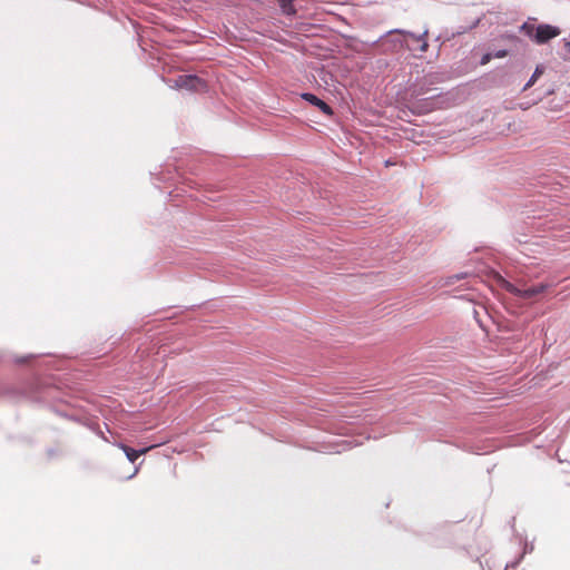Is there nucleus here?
Returning a JSON list of instances; mask_svg holds the SVG:
<instances>
[{
  "instance_id": "obj_1",
  "label": "nucleus",
  "mask_w": 570,
  "mask_h": 570,
  "mask_svg": "<svg viewBox=\"0 0 570 570\" xmlns=\"http://www.w3.org/2000/svg\"><path fill=\"white\" fill-rule=\"evenodd\" d=\"M428 36L429 29H424L422 35L419 36L406 30L394 29L387 32V39L385 40L384 43H386L387 49L391 51H400L405 47L409 50H415L416 48H412L406 45V39L409 38L419 43L417 50H420L421 52H426L429 49Z\"/></svg>"
},
{
  "instance_id": "obj_2",
  "label": "nucleus",
  "mask_w": 570,
  "mask_h": 570,
  "mask_svg": "<svg viewBox=\"0 0 570 570\" xmlns=\"http://www.w3.org/2000/svg\"><path fill=\"white\" fill-rule=\"evenodd\" d=\"M500 285L502 288H504L505 291H508L509 293L515 295V296H519L521 298H524V299H529V298H532V297H535L542 293H544L549 285L548 284H539V285H535V286H531V287H528V288H524V289H521V288H518L515 285H513L512 283L501 278L500 279Z\"/></svg>"
},
{
  "instance_id": "obj_3",
  "label": "nucleus",
  "mask_w": 570,
  "mask_h": 570,
  "mask_svg": "<svg viewBox=\"0 0 570 570\" xmlns=\"http://www.w3.org/2000/svg\"><path fill=\"white\" fill-rule=\"evenodd\" d=\"M179 88H185L193 91H204L207 88L206 81L194 75L180 76L176 80Z\"/></svg>"
},
{
  "instance_id": "obj_4",
  "label": "nucleus",
  "mask_w": 570,
  "mask_h": 570,
  "mask_svg": "<svg viewBox=\"0 0 570 570\" xmlns=\"http://www.w3.org/2000/svg\"><path fill=\"white\" fill-rule=\"evenodd\" d=\"M561 33L558 27L551 24H539L534 33V42L543 45Z\"/></svg>"
},
{
  "instance_id": "obj_5",
  "label": "nucleus",
  "mask_w": 570,
  "mask_h": 570,
  "mask_svg": "<svg viewBox=\"0 0 570 570\" xmlns=\"http://www.w3.org/2000/svg\"><path fill=\"white\" fill-rule=\"evenodd\" d=\"M302 98L304 100L308 101L309 104L316 106L323 114H325L327 116H331L333 114L332 108L325 101H323L315 95L305 92V94H302Z\"/></svg>"
},
{
  "instance_id": "obj_6",
  "label": "nucleus",
  "mask_w": 570,
  "mask_h": 570,
  "mask_svg": "<svg viewBox=\"0 0 570 570\" xmlns=\"http://www.w3.org/2000/svg\"><path fill=\"white\" fill-rule=\"evenodd\" d=\"M126 454L127 459L134 463L140 455L146 454L148 451H150L155 445H150L148 448L141 449V450H134L132 448L126 445V444H119L118 445Z\"/></svg>"
},
{
  "instance_id": "obj_7",
  "label": "nucleus",
  "mask_w": 570,
  "mask_h": 570,
  "mask_svg": "<svg viewBox=\"0 0 570 570\" xmlns=\"http://www.w3.org/2000/svg\"><path fill=\"white\" fill-rule=\"evenodd\" d=\"M277 1H278L279 8L283 13H285L287 16H292V14L296 13V9L293 4V0H277Z\"/></svg>"
},
{
  "instance_id": "obj_8",
  "label": "nucleus",
  "mask_w": 570,
  "mask_h": 570,
  "mask_svg": "<svg viewBox=\"0 0 570 570\" xmlns=\"http://www.w3.org/2000/svg\"><path fill=\"white\" fill-rule=\"evenodd\" d=\"M543 72H544V68L542 66H537L532 77L530 78V80L523 87V91H525L529 88H531L535 83V81L543 75Z\"/></svg>"
},
{
  "instance_id": "obj_9",
  "label": "nucleus",
  "mask_w": 570,
  "mask_h": 570,
  "mask_svg": "<svg viewBox=\"0 0 570 570\" xmlns=\"http://www.w3.org/2000/svg\"><path fill=\"white\" fill-rule=\"evenodd\" d=\"M535 29H537V27L529 22L523 23L521 27V30L524 32V35L532 38L533 41H534Z\"/></svg>"
},
{
  "instance_id": "obj_10",
  "label": "nucleus",
  "mask_w": 570,
  "mask_h": 570,
  "mask_svg": "<svg viewBox=\"0 0 570 570\" xmlns=\"http://www.w3.org/2000/svg\"><path fill=\"white\" fill-rule=\"evenodd\" d=\"M491 56L489 53L484 55L481 59V65H485L490 61Z\"/></svg>"
},
{
  "instance_id": "obj_11",
  "label": "nucleus",
  "mask_w": 570,
  "mask_h": 570,
  "mask_svg": "<svg viewBox=\"0 0 570 570\" xmlns=\"http://www.w3.org/2000/svg\"><path fill=\"white\" fill-rule=\"evenodd\" d=\"M564 48H566L567 52L570 53V41H567L564 43Z\"/></svg>"
},
{
  "instance_id": "obj_12",
  "label": "nucleus",
  "mask_w": 570,
  "mask_h": 570,
  "mask_svg": "<svg viewBox=\"0 0 570 570\" xmlns=\"http://www.w3.org/2000/svg\"><path fill=\"white\" fill-rule=\"evenodd\" d=\"M464 277V274H460V275H455L453 276L452 278L456 279V281H460Z\"/></svg>"
},
{
  "instance_id": "obj_13",
  "label": "nucleus",
  "mask_w": 570,
  "mask_h": 570,
  "mask_svg": "<svg viewBox=\"0 0 570 570\" xmlns=\"http://www.w3.org/2000/svg\"><path fill=\"white\" fill-rule=\"evenodd\" d=\"M503 56H505L504 51L503 52H499V57H503Z\"/></svg>"
}]
</instances>
